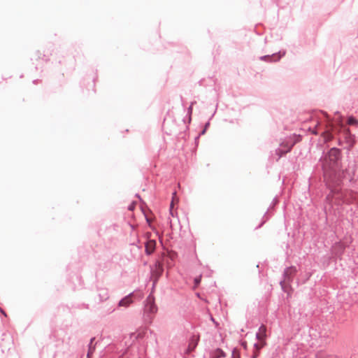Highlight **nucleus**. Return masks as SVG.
<instances>
[{"label": "nucleus", "mask_w": 358, "mask_h": 358, "mask_svg": "<svg viewBox=\"0 0 358 358\" xmlns=\"http://www.w3.org/2000/svg\"><path fill=\"white\" fill-rule=\"evenodd\" d=\"M268 214V212L265 213L264 217H266Z\"/></svg>", "instance_id": "28"}, {"label": "nucleus", "mask_w": 358, "mask_h": 358, "mask_svg": "<svg viewBox=\"0 0 358 358\" xmlns=\"http://www.w3.org/2000/svg\"><path fill=\"white\" fill-rule=\"evenodd\" d=\"M357 177H358V175H357Z\"/></svg>", "instance_id": "30"}, {"label": "nucleus", "mask_w": 358, "mask_h": 358, "mask_svg": "<svg viewBox=\"0 0 358 358\" xmlns=\"http://www.w3.org/2000/svg\"><path fill=\"white\" fill-rule=\"evenodd\" d=\"M226 356L225 352L220 348H217L212 351L209 358H221Z\"/></svg>", "instance_id": "12"}, {"label": "nucleus", "mask_w": 358, "mask_h": 358, "mask_svg": "<svg viewBox=\"0 0 358 358\" xmlns=\"http://www.w3.org/2000/svg\"><path fill=\"white\" fill-rule=\"evenodd\" d=\"M348 124L358 127V120L353 116H350L347 121Z\"/></svg>", "instance_id": "15"}, {"label": "nucleus", "mask_w": 358, "mask_h": 358, "mask_svg": "<svg viewBox=\"0 0 358 358\" xmlns=\"http://www.w3.org/2000/svg\"><path fill=\"white\" fill-rule=\"evenodd\" d=\"M296 273L297 269L295 266H289L285 269L283 272V280L280 282L281 288L284 292L287 291V287L290 286Z\"/></svg>", "instance_id": "4"}, {"label": "nucleus", "mask_w": 358, "mask_h": 358, "mask_svg": "<svg viewBox=\"0 0 358 358\" xmlns=\"http://www.w3.org/2000/svg\"><path fill=\"white\" fill-rule=\"evenodd\" d=\"M315 358H335L333 355H328L324 352L320 351L315 355Z\"/></svg>", "instance_id": "14"}, {"label": "nucleus", "mask_w": 358, "mask_h": 358, "mask_svg": "<svg viewBox=\"0 0 358 358\" xmlns=\"http://www.w3.org/2000/svg\"><path fill=\"white\" fill-rule=\"evenodd\" d=\"M285 55V52L280 51L278 53H274L271 55H264L259 57V59L262 61L267 62H278L282 57Z\"/></svg>", "instance_id": "6"}, {"label": "nucleus", "mask_w": 358, "mask_h": 358, "mask_svg": "<svg viewBox=\"0 0 358 358\" xmlns=\"http://www.w3.org/2000/svg\"><path fill=\"white\" fill-rule=\"evenodd\" d=\"M0 311L4 315H6L5 312L0 308Z\"/></svg>", "instance_id": "26"}, {"label": "nucleus", "mask_w": 358, "mask_h": 358, "mask_svg": "<svg viewBox=\"0 0 358 358\" xmlns=\"http://www.w3.org/2000/svg\"><path fill=\"white\" fill-rule=\"evenodd\" d=\"M94 340H95L94 337L90 339V342L89 345H88V351H87V356L88 357H90L92 355V354L94 352V351H95V345H96V344L93 345V342L94 341Z\"/></svg>", "instance_id": "13"}, {"label": "nucleus", "mask_w": 358, "mask_h": 358, "mask_svg": "<svg viewBox=\"0 0 358 358\" xmlns=\"http://www.w3.org/2000/svg\"><path fill=\"white\" fill-rule=\"evenodd\" d=\"M100 299L101 301L106 300L108 298V294L106 290L101 289L99 293Z\"/></svg>", "instance_id": "16"}, {"label": "nucleus", "mask_w": 358, "mask_h": 358, "mask_svg": "<svg viewBox=\"0 0 358 358\" xmlns=\"http://www.w3.org/2000/svg\"><path fill=\"white\" fill-rule=\"evenodd\" d=\"M278 202V199L276 198H275L273 201V205H275V203H277Z\"/></svg>", "instance_id": "25"}, {"label": "nucleus", "mask_w": 358, "mask_h": 358, "mask_svg": "<svg viewBox=\"0 0 358 358\" xmlns=\"http://www.w3.org/2000/svg\"><path fill=\"white\" fill-rule=\"evenodd\" d=\"M341 160V151L337 148H331L320 159L324 181L330 190L326 198L330 204L341 205L346 202L345 194L341 188L342 183Z\"/></svg>", "instance_id": "1"}, {"label": "nucleus", "mask_w": 358, "mask_h": 358, "mask_svg": "<svg viewBox=\"0 0 358 358\" xmlns=\"http://www.w3.org/2000/svg\"><path fill=\"white\" fill-rule=\"evenodd\" d=\"M295 143L294 142H286L282 143L280 145V147L276 150V154L279 155V157H281L285 154L289 152L292 147L294 146Z\"/></svg>", "instance_id": "7"}, {"label": "nucleus", "mask_w": 358, "mask_h": 358, "mask_svg": "<svg viewBox=\"0 0 358 358\" xmlns=\"http://www.w3.org/2000/svg\"><path fill=\"white\" fill-rule=\"evenodd\" d=\"M133 296H134V293H130L129 294L124 296L123 299H122L119 301L118 306H124V307L129 306L133 302V299H132Z\"/></svg>", "instance_id": "10"}, {"label": "nucleus", "mask_w": 358, "mask_h": 358, "mask_svg": "<svg viewBox=\"0 0 358 358\" xmlns=\"http://www.w3.org/2000/svg\"><path fill=\"white\" fill-rule=\"evenodd\" d=\"M343 132L344 138L347 143L350 147H352L355 143V136L351 134L349 128L346 127L343 123L340 121L338 126L330 125V128L328 129L324 133V138L325 141H330L334 138L333 133Z\"/></svg>", "instance_id": "2"}, {"label": "nucleus", "mask_w": 358, "mask_h": 358, "mask_svg": "<svg viewBox=\"0 0 358 358\" xmlns=\"http://www.w3.org/2000/svg\"><path fill=\"white\" fill-rule=\"evenodd\" d=\"M87 358H90V357H88L87 356Z\"/></svg>", "instance_id": "29"}, {"label": "nucleus", "mask_w": 358, "mask_h": 358, "mask_svg": "<svg viewBox=\"0 0 358 358\" xmlns=\"http://www.w3.org/2000/svg\"><path fill=\"white\" fill-rule=\"evenodd\" d=\"M209 125H210V122H208L207 123H206L204 128H206V129H207V128L209 127Z\"/></svg>", "instance_id": "23"}, {"label": "nucleus", "mask_w": 358, "mask_h": 358, "mask_svg": "<svg viewBox=\"0 0 358 358\" xmlns=\"http://www.w3.org/2000/svg\"><path fill=\"white\" fill-rule=\"evenodd\" d=\"M357 166L355 162H349L348 168L341 171L342 179L347 177L350 182L356 180L355 176L357 173Z\"/></svg>", "instance_id": "5"}, {"label": "nucleus", "mask_w": 358, "mask_h": 358, "mask_svg": "<svg viewBox=\"0 0 358 358\" xmlns=\"http://www.w3.org/2000/svg\"><path fill=\"white\" fill-rule=\"evenodd\" d=\"M158 308L155 304V299L150 293L144 302V314L145 320L152 322L154 315L157 313Z\"/></svg>", "instance_id": "3"}, {"label": "nucleus", "mask_w": 358, "mask_h": 358, "mask_svg": "<svg viewBox=\"0 0 358 358\" xmlns=\"http://www.w3.org/2000/svg\"><path fill=\"white\" fill-rule=\"evenodd\" d=\"M194 104V102H192L190 106L188 108V113L191 114L192 112V106Z\"/></svg>", "instance_id": "20"}, {"label": "nucleus", "mask_w": 358, "mask_h": 358, "mask_svg": "<svg viewBox=\"0 0 358 358\" xmlns=\"http://www.w3.org/2000/svg\"><path fill=\"white\" fill-rule=\"evenodd\" d=\"M157 242L154 239H149L145 243V252L147 255H151L155 250Z\"/></svg>", "instance_id": "9"}, {"label": "nucleus", "mask_w": 358, "mask_h": 358, "mask_svg": "<svg viewBox=\"0 0 358 358\" xmlns=\"http://www.w3.org/2000/svg\"><path fill=\"white\" fill-rule=\"evenodd\" d=\"M266 327L265 325L262 324L259 327L257 333L256 334V337L259 341H262L266 338Z\"/></svg>", "instance_id": "11"}, {"label": "nucleus", "mask_w": 358, "mask_h": 358, "mask_svg": "<svg viewBox=\"0 0 358 358\" xmlns=\"http://www.w3.org/2000/svg\"><path fill=\"white\" fill-rule=\"evenodd\" d=\"M194 281H195V284L197 285L200 282V278H196Z\"/></svg>", "instance_id": "22"}, {"label": "nucleus", "mask_w": 358, "mask_h": 358, "mask_svg": "<svg viewBox=\"0 0 358 358\" xmlns=\"http://www.w3.org/2000/svg\"><path fill=\"white\" fill-rule=\"evenodd\" d=\"M231 358H240V355L236 349L233 350Z\"/></svg>", "instance_id": "18"}, {"label": "nucleus", "mask_w": 358, "mask_h": 358, "mask_svg": "<svg viewBox=\"0 0 358 358\" xmlns=\"http://www.w3.org/2000/svg\"><path fill=\"white\" fill-rule=\"evenodd\" d=\"M263 345H264L263 343H255L254 345L255 348L257 350V352H255L254 353V355H252V358H257V356H258V350H260L263 347Z\"/></svg>", "instance_id": "17"}, {"label": "nucleus", "mask_w": 358, "mask_h": 358, "mask_svg": "<svg viewBox=\"0 0 358 358\" xmlns=\"http://www.w3.org/2000/svg\"><path fill=\"white\" fill-rule=\"evenodd\" d=\"M156 266H157V267H158V268H159V270L160 273H162V272L163 271V266L160 264V263H159V262H157V263H156Z\"/></svg>", "instance_id": "19"}, {"label": "nucleus", "mask_w": 358, "mask_h": 358, "mask_svg": "<svg viewBox=\"0 0 358 358\" xmlns=\"http://www.w3.org/2000/svg\"><path fill=\"white\" fill-rule=\"evenodd\" d=\"M345 249V247L343 243L340 242L336 243L332 246V253L336 257L340 258L341 255L343 254Z\"/></svg>", "instance_id": "8"}, {"label": "nucleus", "mask_w": 358, "mask_h": 358, "mask_svg": "<svg viewBox=\"0 0 358 358\" xmlns=\"http://www.w3.org/2000/svg\"><path fill=\"white\" fill-rule=\"evenodd\" d=\"M173 201H172V202L171 203V206H170V207H171L170 210H171V208H173ZM171 214L173 215L172 211H171Z\"/></svg>", "instance_id": "24"}, {"label": "nucleus", "mask_w": 358, "mask_h": 358, "mask_svg": "<svg viewBox=\"0 0 358 358\" xmlns=\"http://www.w3.org/2000/svg\"><path fill=\"white\" fill-rule=\"evenodd\" d=\"M206 128H204V129H203L200 132L199 135H203V134H204L206 133Z\"/></svg>", "instance_id": "21"}, {"label": "nucleus", "mask_w": 358, "mask_h": 358, "mask_svg": "<svg viewBox=\"0 0 358 358\" xmlns=\"http://www.w3.org/2000/svg\"><path fill=\"white\" fill-rule=\"evenodd\" d=\"M133 208H134V207H133V206H130L129 207V210H133Z\"/></svg>", "instance_id": "27"}]
</instances>
